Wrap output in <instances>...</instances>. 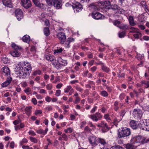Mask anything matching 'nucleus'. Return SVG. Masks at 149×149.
Returning <instances> with one entry per match:
<instances>
[{"instance_id":"33","label":"nucleus","mask_w":149,"mask_h":149,"mask_svg":"<svg viewBox=\"0 0 149 149\" xmlns=\"http://www.w3.org/2000/svg\"><path fill=\"white\" fill-rule=\"evenodd\" d=\"M133 36L135 38L138 39L139 37L141 36L142 34L141 32H139L138 31L136 33H134Z\"/></svg>"},{"instance_id":"24","label":"nucleus","mask_w":149,"mask_h":149,"mask_svg":"<svg viewBox=\"0 0 149 149\" xmlns=\"http://www.w3.org/2000/svg\"><path fill=\"white\" fill-rule=\"evenodd\" d=\"M45 58L46 60L50 61H54L55 58L54 56L50 54L46 55Z\"/></svg>"},{"instance_id":"49","label":"nucleus","mask_w":149,"mask_h":149,"mask_svg":"<svg viewBox=\"0 0 149 149\" xmlns=\"http://www.w3.org/2000/svg\"><path fill=\"white\" fill-rule=\"evenodd\" d=\"M30 139L31 142L34 143H37L38 141V140L35 137H30Z\"/></svg>"},{"instance_id":"21","label":"nucleus","mask_w":149,"mask_h":149,"mask_svg":"<svg viewBox=\"0 0 149 149\" xmlns=\"http://www.w3.org/2000/svg\"><path fill=\"white\" fill-rule=\"evenodd\" d=\"M130 125L131 127L133 129H136L137 127V126L135 120H131L130 122Z\"/></svg>"},{"instance_id":"7","label":"nucleus","mask_w":149,"mask_h":149,"mask_svg":"<svg viewBox=\"0 0 149 149\" xmlns=\"http://www.w3.org/2000/svg\"><path fill=\"white\" fill-rule=\"evenodd\" d=\"M140 123L142 125H144V128L142 129L146 131H149V119L142 120H140Z\"/></svg>"},{"instance_id":"8","label":"nucleus","mask_w":149,"mask_h":149,"mask_svg":"<svg viewBox=\"0 0 149 149\" xmlns=\"http://www.w3.org/2000/svg\"><path fill=\"white\" fill-rule=\"evenodd\" d=\"M21 5L26 9H28L32 6L30 0H21Z\"/></svg>"},{"instance_id":"61","label":"nucleus","mask_w":149,"mask_h":149,"mask_svg":"<svg viewBox=\"0 0 149 149\" xmlns=\"http://www.w3.org/2000/svg\"><path fill=\"white\" fill-rule=\"evenodd\" d=\"M95 4L94 3H92L91 4H90L88 5V6L89 7H92L93 8L95 9H98L97 8H95Z\"/></svg>"},{"instance_id":"5","label":"nucleus","mask_w":149,"mask_h":149,"mask_svg":"<svg viewBox=\"0 0 149 149\" xmlns=\"http://www.w3.org/2000/svg\"><path fill=\"white\" fill-rule=\"evenodd\" d=\"M88 117L95 122H97L101 120L102 118V115L100 113L97 112L95 114L89 115Z\"/></svg>"},{"instance_id":"38","label":"nucleus","mask_w":149,"mask_h":149,"mask_svg":"<svg viewBox=\"0 0 149 149\" xmlns=\"http://www.w3.org/2000/svg\"><path fill=\"white\" fill-rule=\"evenodd\" d=\"M24 92L27 95H29L31 93V89L29 87L27 88L24 90Z\"/></svg>"},{"instance_id":"10","label":"nucleus","mask_w":149,"mask_h":149,"mask_svg":"<svg viewBox=\"0 0 149 149\" xmlns=\"http://www.w3.org/2000/svg\"><path fill=\"white\" fill-rule=\"evenodd\" d=\"M92 16L94 19L98 20L103 19L104 18V15L99 12H93L92 14Z\"/></svg>"},{"instance_id":"22","label":"nucleus","mask_w":149,"mask_h":149,"mask_svg":"<svg viewBox=\"0 0 149 149\" xmlns=\"http://www.w3.org/2000/svg\"><path fill=\"white\" fill-rule=\"evenodd\" d=\"M141 86H143L145 88H149V81H142L141 82Z\"/></svg>"},{"instance_id":"40","label":"nucleus","mask_w":149,"mask_h":149,"mask_svg":"<svg viewBox=\"0 0 149 149\" xmlns=\"http://www.w3.org/2000/svg\"><path fill=\"white\" fill-rule=\"evenodd\" d=\"M62 44H63V45L66 48H69L70 47V43L67 40H66L65 41H64V43Z\"/></svg>"},{"instance_id":"31","label":"nucleus","mask_w":149,"mask_h":149,"mask_svg":"<svg viewBox=\"0 0 149 149\" xmlns=\"http://www.w3.org/2000/svg\"><path fill=\"white\" fill-rule=\"evenodd\" d=\"M110 9H111L114 10H118L120 8V7L118 6L116 4L111 5V6H110Z\"/></svg>"},{"instance_id":"45","label":"nucleus","mask_w":149,"mask_h":149,"mask_svg":"<svg viewBox=\"0 0 149 149\" xmlns=\"http://www.w3.org/2000/svg\"><path fill=\"white\" fill-rule=\"evenodd\" d=\"M117 77H124L125 74L124 73H121L120 71H119V72H117Z\"/></svg>"},{"instance_id":"12","label":"nucleus","mask_w":149,"mask_h":149,"mask_svg":"<svg viewBox=\"0 0 149 149\" xmlns=\"http://www.w3.org/2000/svg\"><path fill=\"white\" fill-rule=\"evenodd\" d=\"M53 3L52 5H53L54 7L57 9L60 8L62 6L61 0H53Z\"/></svg>"},{"instance_id":"48","label":"nucleus","mask_w":149,"mask_h":149,"mask_svg":"<svg viewBox=\"0 0 149 149\" xmlns=\"http://www.w3.org/2000/svg\"><path fill=\"white\" fill-rule=\"evenodd\" d=\"M41 71L39 70H36L34 72L33 74V75L34 76L37 75H40L41 74Z\"/></svg>"},{"instance_id":"9","label":"nucleus","mask_w":149,"mask_h":149,"mask_svg":"<svg viewBox=\"0 0 149 149\" xmlns=\"http://www.w3.org/2000/svg\"><path fill=\"white\" fill-rule=\"evenodd\" d=\"M15 15L18 21H20L23 17V13L22 10L17 9L15 11Z\"/></svg>"},{"instance_id":"30","label":"nucleus","mask_w":149,"mask_h":149,"mask_svg":"<svg viewBox=\"0 0 149 149\" xmlns=\"http://www.w3.org/2000/svg\"><path fill=\"white\" fill-rule=\"evenodd\" d=\"M102 70L104 72L108 73L110 71V69L109 68L106 66L104 65L102 66Z\"/></svg>"},{"instance_id":"54","label":"nucleus","mask_w":149,"mask_h":149,"mask_svg":"<svg viewBox=\"0 0 149 149\" xmlns=\"http://www.w3.org/2000/svg\"><path fill=\"white\" fill-rule=\"evenodd\" d=\"M75 99V101L74 102V103L75 104H77L79 103L81 100L80 98L79 97H76Z\"/></svg>"},{"instance_id":"1","label":"nucleus","mask_w":149,"mask_h":149,"mask_svg":"<svg viewBox=\"0 0 149 149\" xmlns=\"http://www.w3.org/2000/svg\"><path fill=\"white\" fill-rule=\"evenodd\" d=\"M24 66L22 67L19 65L17 66L15 68V73L19 76L20 79H25L27 75H29L31 71L32 68L28 62H24Z\"/></svg>"},{"instance_id":"53","label":"nucleus","mask_w":149,"mask_h":149,"mask_svg":"<svg viewBox=\"0 0 149 149\" xmlns=\"http://www.w3.org/2000/svg\"><path fill=\"white\" fill-rule=\"evenodd\" d=\"M52 88V85L51 84H48L46 85V88L48 90H51Z\"/></svg>"},{"instance_id":"41","label":"nucleus","mask_w":149,"mask_h":149,"mask_svg":"<svg viewBox=\"0 0 149 149\" xmlns=\"http://www.w3.org/2000/svg\"><path fill=\"white\" fill-rule=\"evenodd\" d=\"M111 149H124V148L119 145H117L112 146L111 148Z\"/></svg>"},{"instance_id":"20","label":"nucleus","mask_w":149,"mask_h":149,"mask_svg":"<svg viewBox=\"0 0 149 149\" xmlns=\"http://www.w3.org/2000/svg\"><path fill=\"white\" fill-rule=\"evenodd\" d=\"M58 62H59V65H61L63 66H65L67 64V61L66 60H63L59 58L58 59Z\"/></svg>"},{"instance_id":"17","label":"nucleus","mask_w":149,"mask_h":149,"mask_svg":"<svg viewBox=\"0 0 149 149\" xmlns=\"http://www.w3.org/2000/svg\"><path fill=\"white\" fill-rule=\"evenodd\" d=\"M2 3L5 6L9 8L13 7L11 0H3Z\"/></svg>"},{"instance_id":"36","label":"nucleus","mask_w":149,"mask_h":149,"mask_svg":"<svg viewBox=\"0 0 149 149\" xmlns=\"http://www.w3.org/2000/svg\"><path fill=\"white\" fill-rule=\"evenodd\" d=\"M32 1L34 4L37 6L39 7H41L42 4L40 3L38 0H33Z\"/></svg>"},{"instance_id":"35","label":"nucleus","mask_w":149,"mask_h":149,"mask_svg":"<svg viewBox=\"0 0 149 149\" xmlns=\"http://www.w3.org/2000/svg\"><path fill=\"white\" fill-rule=\"evenodd\" d=\"M52 61H53L52 63V64L55 68H56L57 69H58L60 68V65H59V64H58L57 63V61L56 60L54 59V60Z\"/></svg>"},{"instance_id":"37","label":"nucleus","mask_w":149,"mask_h":149,"mask_svg":"<svg viewBox=\"0 0 149 149\" xmlns=\"http://www.w3.org/2000/svg\"><path fill=\"white\" fill-rule=\"evenodd\" d=\"M119 28L124 30H127L129 29L128 26L127 25L123 24L120 26Z\"/></svg>"},{"instance_id":"14","label":"nucleus","mask_w":149,"mask_h":149,"mask_svg":"<svg viewBox=\"0 0 149 149\" xmlns=\"http://www.w3.org/2000/svg\"><path fill=\"white\" fill-rule=\"evenodd\" d=\"M142 138L143 137L141 136H138L136 137H134L131 139V141H134V143H135V144L138 143H140L141 144Z\"/></svg>"},{"instance_id":"58","label":"nucleus","mask_w":149,"mask_h":149,"mask_svg":"<svg viewBox=\"0 0 149 149\" xmlns=\"http://www.w3.org/2000/svg\"><path fill=\"white\" fill-rule=\"evenodd\" d=\"M75 88L78 91L82 92L83 90V89L81 88L78 86H76Z\"/></svg>"},{"instance_id":"19","label":"nucleus","mask_w":149,"mask_h":149,"mask_svg":"<svg viewBox=\"0 0 149 149\" xmlns=\"http://www.w3.org/2000/svg\"><path fill=\"white\" fill-rule=\"evenodd\" d=\"M10 54L13 56L15 57H18L19 56L20 53L18 51L13 50L10 52Z\"/></svg>"},{"instance_id":"28","label":"nucleus","mask_w":149,"mask_h":149,"mask_svg":"<svg viewBox=\"0 0 149 149\" xmlns=\"http://www.w3.org/2000/svg\"><path fill=\"white\" fill-rule=\"evenodd\" d=\"M31 107H26L25 108V113L28 116H29L31 113Z\"/></svg>"},{"instance_id":"60","label":"nucleus","mask_w":149,"mask_h":149,"mask_svg":"<svg viewBox=\"0 0 149 149\" xmlns=\"http://www.w3.org/2000/svg\"><path fill=\"white\" fill-rule=\"evenodd\" d=\"M61 136L63 139L65 141H66L68 140V136L66 134H63L61 135Z\"/></svg>"},{"instance_id":"44","label":"nucleus","mask_w":149,"mask_h":149,"mask_svg":"<svg viewBox=\"0 0 149 149\" xmlns=\"http://www.w3.org/2000/svg\"><path fill=\"white\" fill-rule=\"evenodd\" d=\"M127 110V109H125L122 110L119 113L120 116L123 117L126 113Z\"/></svg>"},{"instance_id":"50","label":"nucleus","mask_w":149,"mask_h":149,"mask_svg":"<svg viewBox=\"0 0 149 149\" xmlns=\"http://www.w3.org/2000/svg\"><path fill=\"white\" fill-rule=\"evenodd\" d=\"M36 132H37L38 134H42L43 135L45 134V132H44V130L41 129H40L38 130H37Z\"/></svg>"},{"instance_id":"39","label":"nucleus","mask_w":149,"mask_h":149,"mask_svg":"<svg viewBox=\"0 0 149 149\" xmlns=\"http://www.w3.org/2000/svg\"><path fill=\"white\" fill-rule=\"evenodd\" d=\"M72 88L71 86H68L65 88L64 92L65 93H68Z\"/></svg>"},{"instance_id":"25","label":"nucleus","mask_w":149,"mask_h":149,"mask_svg":"<svg viewBox=\"0 0 149 149\" xmlns=\"http://www.w3.org/2000/svg\"><path fill=\"white\" fill-rule=\"evenodd\" d=\"M104 8L106 9H109L111 6L110 3L109 1H105L104 2Z\"/></svg>"},{"instance_id":"43","label":"nucleus","mask_w":149,"mask_h":149,"mask_svg":"<svg viewBox=\"0 0 149 149\" xmlns=\"http://www.w3.org/2000/svg\"><path fill=\"white\" fill-rule=\"evenodd\" d=\"M148 142H149V138H146L145 137H143L141 144H142Z\"/></svg>"},{"instance_id":"64","label":"nucleus","mask_w":149,"mask_h":149,"mask_svg":"<svg viewBox=\"0 0 149 149\" xmlns=\"http://www.w3.org/2000/svg\"><path fill=\"white\" fill-rule=\"evenodd\" d=\"M61 91L60 90H57L56 92L55 95L56 96H59L60 95Z\"/></svg>"},{"instance_id":"56","label":"nucleus","mask_w":149,"mask_h":149,"mask_svg":"<svg viewBox=\"0 0 149 149\" xmlns=\"http://www.w3.org/2000/svg\"><path fill=\"white\" fill-rule=\"evenodd\" d=\"M63 51V49L62 48L60 47H57L56 50H55V51L54 52V53H61Z\"/></svg>"},{"instance_id":"13","label":"nucleus","mask_w":149,"mask_h":149,"mask_svg":"<svg viewBox=\"0 0 149 149\" xmlns=\"http://www.w3.org/2000/svg\"><path fill=\"white\" fill-rule=\"evenodd\" d=\"M97 126L98 127H101L102 130H104L109 129V127L107 123L105 122L104 121H101L100 123H99Z\"/></svg>"},{"instance_id":"47","label":"nucleus","mask_w":149,"mask_h":149,"mask_svg":"<svg viewBox=\"0 0 149 149\" xmlns=\"http://www.w3.org/2000/svg\"><path fill=\"white\" fill-rule=\"evenodd\" d=\"M125 31H122L118 33V36L120 38H122L124 37L125 35Z\"/></svg>"},{"instance_id":"62","label":"nucleus","mask_w":149,"mask_h":149,"mask_svg":"<svg viewBox=\"0 0 149 149\" xmlns=\"http://www.w3.org/2000/svg\"><path fill=\"white\" fill-rule=\"evenodd\" d=\"M67 40L70 43L72 42H73L74 41L75 39L72 38H68Z\"/></svg>"},{"instance_id":"16","label":"nucleus","mask_w":149,"mask_h":149,"mask_svg":"<svg viewBox=\"0 0 149 149\" xmlns=\"http://www.w3.org/2000/svg\"><path fill=\"white\" fill-rule=\"evenodd\" d=\"M3 74L6 76L10 75V71L9 68L7 66H4L3 68Z\"/></svg>"},{"instance_id":"18","label":"nucleus","mask_w":149,"mask_h":149,"mask_svg":"<svg viewBox=\"0 0 149 149\" xmlns=\"http://www.w3.org/2000/svg\"><path fill=\"white\" fill-rule=\"evenodd\" d=\"M12 80L11 77H8L7 80L1 84V86L3 87H6L9 85L11 82Z\"/></svg>"},{"instance_id":"42","label":"nucleus","mask_w":149,"mask_h":149,"mask_svg":"<svg viewBox=\"0 0 149 149\" xmlns=\"http://www.w3.org/2000/svg\"><path fill=\"white\" fill-rule=\"evenodd\" d=\"M109 115L108 114H106L104 115V117L106 119L107 121L109 122L111 120V119L109 117Z\"/></svg>"},{"instance_id":"26","label":"nucleus","mask_w":149,"mask_h":149,"mask_svg":"<svg viewBox=\"0 0 149 149\" xmlns=\"http://www.w3.org/2000/svg\"><path fill=\"white\" fill-rule=\"evenodd\" d=\"M128 20L130 25L132 26H134L135 24V23L134 21V19L133 17L132 16L129 17Z\"/></svg>"},{"instance_id":"52","label":"nucleus","mask_w":149,"mask_h":149,"mask_svg":"<svg viewBox=\"0 0 149 149\" xmlns=\"http://www.w3.org/2000/svg\"><path fill=\"white\" fill-rule=\"evenodd\" d=\"M28 142V140L25 138H24L22 141L20 142V144L22 145L23 143H26Z\"/></svg>"},{"instance_id":"11","label":"nucleus","mask_w":149,"mask_h":149,"mask_svg":"<svg viewBox=\"0 0 149 149\" xmlns=\"http://www.w3.org/2000/svg\"><path fill=\"white\" fill-rule=\"evenodd\" d=\"M57 36L60 40L61 43H64V40L66 39V37L65 33L62 32H60L58 33Z\"/></svg>"},{"instance_id":"3","label":"nucleus","mask_w":149,"mask_h":149,"mask_svg":"<svg viewBox=\"0 0 149 149\" xmlns=\"http://www.w3.org/2000/svg\"><path fill=\"white\" fill-rule=\"evenodd\" d=\"M131 134L130 129L127 127L122 128L121 130L118 131V137L120 138L130 136Z\"/></svg>"},{"instance_id":"2","label":"nucleus","mask_w":149,"mask_h":149,"mask_svg":"<svg viewBox=\"0 0 149 149\" xmlns=\"http://www.w3.org/2000/svg\"><path fill=\"white\" fill-rule=\"evenodd\" d=\"M88 141L90 143L92 146H95L98 144H100L104 146L107 144L105 140L102 139L97 138L95 136H90L88 138Z\"/></svg>"},{"instance_id":"6","label":"nucleus","mask_w":149,"mask_h":149,"mask_svg":"<svg viewBox=\"0 0 149 149\" xmlns=\"http://www.w3.org/2000/svg\"><path fill=\"white\" fill-rule=\"evenodd\" d=\"M72 7L75 13L79 12L81 11L83 9L82 5L78 2L72 3Z\"/></svg>"},{"instance_id":"34","label":"nucleus","mask_w":149,"mask_h":149,"mask_svg":"<svg viewBox=\"0 0 149 149\" xmlns=\"http://www.w3.org/2000/svg\"><path fill=\"white\" fill-rule=\"evenodd\" d=\"M118 102L117 101H116L114 104V107L113 108L114 110L115 111H117L119 109V107L118 106Z\"/></svg>"},{"instance_id":"23","label":"nucleus","mask_w":149,"mask_h":149,"mask_svg":"<svg viewBox=\"0 0 149 149\" xmlns=\"http://www.w3.org/2000/svg\"><path fill=\"white\" fill-rule=\"evenodd\" d=\"M30 37L27 35H25L22 38V40L24 42L29 43L30 41Z\"/></svg>"},{"instance_id":"46","label":"nucleus","mask_w":149,"mask_h":149,"mask_svg":"<svg viewBox=\"0 0 149 149\" xmlns=\"http://www.w3.org/2000/svg\"><path fill=\"white\" fill-rule=\"evenodd\" d=\"M120 22L117 20H115L113 22L114 25L119 27V28L120 26Z\"/></svg>"},{"instance_id":"29","label":"nucleus","mask_w":149,"mask_h":149,"mask_svg":"<svg viewBox=\"0 0 149 149\" xmlns=\"http://www.w3.org/2000/svg\"><path fill=\"white\" fill-rule=\"evenodd\" d=\"M44 35L46 36H48L50 34L49 29L48 27L45 28L44 29Z\"/></svg>"},{"instance_id":"55","label":"nucleus","mask_w":149,"mask_h":149,"mask_svg":"<svg viewBox=\"0 0 149 149\" xmlns=\"http://www.w3.org/2000/svg\"><path fill=\"white\" fill-rule=\"evenodd\" d=\"M42 111L41 110H36L35 112V114L36 115H38L39 114H41L42 113Z\"/></svg>"},{"instance_id":"32","label":"nucleus","mask_w":149,"mask_h":149,"mask_svg":"<svg viewBox=\"0 0 149 149\" xmlns=\"http://www.w3.org/2000/svg\"><path fill=\"white\" fill-rule=\"evenodd\" d=\"M100 95L102 97H107L108 96V94L107 91L105 90H103L100 92Z\"/></svg>"},{"instance_id":"57","label":"nucleus","mask_w":149,"mask_h":149,"mask_svg":"<svg viewBox=\"0 0 149 149\" xmlns=\"http://www.w3.org/2000/svg\"><path fill=\"white\" fill-rule=\"evenodd\" d=\"M121 119H118L117 118H115L113 120V123L114 125L117 126V123L121 120Z\"/></svg>"},{"instance_id":"27","label":"nucleus","mask_w":149,"mask_h":149,"mask_svg":"<svg viewBox=\"0 0 149 149\" xmlns=\"http://www.w3.org/2000/svg\"><path fill=\"white\" fill-rule=\"evenodd\" d=\"M11 45L12 47L14 49V50L18 51V50H21L22 49L21 47H19L14 43H12Z\"/></svg>"},{"instance_id":"51","label":"nucleus","mask_w":149,"mask_h":149,"mask_svg":"<svg viewBox=\"0 0 149 149\" xmlns=\"http://www.w3.org/2000/svg\"><path fill=\"white\" fill-rule=\"evenodd\" d=\"M143 58V54H137V58L138 59H141Z\"/></svg>"},{"instance_id":"63","label":"nucleus","mask_w":149,"mask_h":149,"mask_svg":"<svg viewBox=\"0 0 149 149\" xmlns=\"http://www.w3.org/2000/svg\"><path fill=\"white\" fill-rule=\"evenodd\" d=\"M97 69V67L96 66H94L90 68L91 70L93 72H95Z\"/></svg>"},{"instance_id":"15","label":"nucleus","mask_w":149,"mask_h":149,"mask_svg":"<svg viewBox=\"0 0 149 149\" xmlns=\"http://www.w3.org/2000/svg\"><path fill=\"white\" fill-rule=\"evenodd\" d=\"M139 145H136L134 142L132 143H127L126 145L125 148L126 149H135Z\"/></svg>"},{"instance_id":"4","label":"nucleus","mask_w":149,"mask_h":149,"mask_svg":"<svg viewBox=\"0 0 149 149\" xmlns=\"http://www.w3.org/2000/svg\"><path fill=\"white\" fill-rule=\"evenodd\" d=\"M142 111L139 109H134L133 111L132 116L135 119L140 120L142 117Z\"/></svg>"},{"instance_id":"59","label":"nucleus","mask_w":149,"mask_h":149,"mask_svg":"<svg viewBox=\"0 0 149 149\" xmlns=\"http://www.w3.org/2000/svg\"><path fill=\"white\" fill-rule=\"evenodd\" d=\"M88 124L90 126V127H92L93 128H95V126L93 125L92 123L91 122L89 121L88 123Z\"/></svg>"}]
</instances>
